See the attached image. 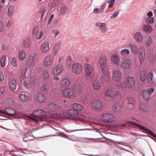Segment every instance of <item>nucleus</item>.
I'll return each instance as SVG.
<instances>
[{"label":"nucleus","mask_w":156,"mask_h":156,"mask_svg":"<svg viewBox=\"0 0 156 156\" xmlns=\"http://www.w3.org/2000/svg\"><path fill=\"white\" fill-rule=\"evenodd\" d=\"M63 70V66L61 65H58L53 69L52 73L53 75H57L60 73Z\"/></svg>","instance_id":"nucleus-24"},{"label":"nucleus","mask_w":156,"mask_h":156,"mask_svg":"<svg viewBox=\"0 0 156 156\" xmlns=\"http://www.w3.org/2000/svg\"><path fill=\"white\" fill-rule=\"evenodd\" d=\"M147 73L145 71H142L141 73L140 79L141 81L144 82L147 76ZM148 80L150 85H152L154 82V80L153 78V74L152 73H150L147 75Z\"/></svg>","instance_id":"nucleus-4"},{"label":"nucleus","mask_w":156,"mask_h":156,"mask_svg":"<svg viewBox=\"0 0 156 156\" xmlns=\"http://www.w3.org/2000/svg\"><path fill=\"white\" fill-rule=\"evenodd\" d=\"M20 98L22 101H25L28 100L29 99V97L26 96L24 94H21L20 95Z\"/></svg>","instance_id":"nucleus-46"},{"label":"nucleus","mask_w":156,"mask_h":156,"mask_svg":"<svg viewBox=\"0 0 156 156\" xmlns=\"http://www.w3.org/2000/svg\"><path fill=\"white\" fill-rule=\"evenodd\" d=\"M111 61L112 62L115 66L119 65L120 63V59L116 54H113L111 56Z\"/></svg>","instance_id":"nucleus-25"},{"label":"nucleus","mask_w":156,"mask_h":156,"mask_svg":"<svg viewBox=\"0 0 156 156\" xmlns=\"http://www.w3.org/2000/svg\"><path fill=\"white\" fill-rule=\"evenodd\" d=\"M26 56V54L24 51L21 50L19 51L18 57L20 61H23L25 58Z\"/></svg>","instance_id":"nucleus-35"},{"label":"nucleus","mask_w":156,"mask_h":156,"mask_svg":"<svg viewBox=\"0 0 156 156\" xmlns=\"http://www.w3.org/2000/svg\"><path fill=\"white\" fill-rule=\"evenodd\" d=\"M154 88H149L147 89L146 91L148 93V94H149V95L150 96L151 93L154 92Z\"/></svg>","instance_id":"nucleus-59"},{"label":"nucleus","mask_w":156,"mask_h":156,"mask_svg":"<svg viewBox=\"0 0 156 156\" xmlns=\"http://www.w3.org/2000/svg\"><path fill=\"white\" fill-rule=\"evenodd\" d=\"M114 119V115L110 113H105L101 116V120L102 121L105 123H111L112 122Z\"/></svg>","instance_id":"nucleus-3"},{"label":"nucleus","mask_w":156,"mask_h":156,"mask_svg":"<svg viewBox=\"0 0 156 156\" xmlns=\"http://www.w3.org/2000/svg\"><path fill=\"white\" fill-rule=\"evenodd\" d=\"M34 81L32 80L31 83H30V84H29L28 81H27V80H25L23 82V85L27 89H28L30 88L31 85H33L34 84Z\"/></svg>","instance_id":"nucleus-44"},{"label":"nucleus","mask_w":156,"mask_h":156,"mask_svg":"<svg viewBox=\"0 0 156 156\" xmlns=\"http://www.w3.org/2000/svg\"><path fill=\"white\" fill-rule=\"evenodd\" d=\"M135 40L138 43H141L143 40V37L139 32H136L134 35Z\"/></svg>","instance_id":"nucleus-31"},{"label":"nucleus","mask_w":156,"mask_h":156,"mask_svg":"<svg viewBox=\"0 0 156 156\" xmlns=\"http://www.w3.org/2000/svg\"><path fill=\"white\" fill-rule=\"evenodd\" d=\"M50 49L49 43L45 42L43 43L40 48V51L42 54L48 52Z\"/></svg>","instance_id":"nucleus-23"},{"label":"nucleus","mask_w":156,"mask_h":156,"mask_svg":"<svg viewBox=\"0 0 156 156\" xmlns=\"http://www.w3.org/2000/svg\"><path fill=\"white\" fill-rule=\"evenodd\" d=\"M140 109L141 110L144 112L147 111V109L146 106L144 104H141L140 106Z\"/></svg>","instance_id":"nucleus-52"},{"label":"nucleus","mask_w":156,"mask_h":156,"mask_svg":"<svg viewBox=\"0 0 156 156\" xmlns=\"http://www.w3.org/2000/svg\"><path fill=\"white\" fill-rule=\"evenodd\" d=\"M152 39L151 37H147L146 38L145 44L146 46H149L151 45L152 42Z\"/></svg>","instance_id":"nucleus-51"},{"label":"nucleus","mask_w":156,"mask_h":156,"mask_svg":"<svg viewBox=\"0 0 156 156\" xmlns=\"http://www.w3.org/2000/svg\"><path fill=\"white\" fill-rule=\"evenodd\" d=\"M5 29V26L4 23L2 22H0V32L4 31Z\"/></svg>","instance_id":"nucleus-57"},{"label":"nucleus","mask_w":156,"mask_h":156,"mask_svg":"<svg viewBox=\"0 0 156 156\" xmlns=\"http://www.w3.org/2000/svg\"><path fill=\"white\" fill-rule=\"evenodd\" d=\"M93 68L88 64L84 66L85 76L87 78L91 77L93 75L92 71Z\"/></svg>","instance_id":"nucleus-7"},{"label":"nucleus","mask_w":156,"mask_h":156,"mask_svg":"<svg viewBox=\"0 0 156 156\" xmlns=\"http://www.w3.org/2000/svg\"><path fill=\"white\" fill-rule=\"evenodd\" d=\"M132 65V62L130 59H126L121 61L120 66L121 68L126 70L129 69L131 68Z\"/></svg>","instance_id":"nucleus-6"},{"label":"nucleus","mask_w":156,"mask_h":156,"mask_svg":"<svg viewBox=\"0 0 156 156\" xmlns=\"http://www.w3.org/2000/svg\"><path fill=\"white\" fill-rule=\"evenodd\" d=\"M2 49L4 51H6L8 49V46L5 44H3L2 46Z\"/></svg>","instance_id":"nucleus-63"},{"label":"nucleus","mask_w":156,"mask_h":156,"mask_svg":"<svg viewBox=\"0 0 156 156\" xmlns=\"http://www.w3.org/2000/svg\"><path fill=\"white\" fill-rule=\"evenodd\" d=\"M119 94V92L115 90L113 88L108 89L105 92V95L110 99H113L116 98Z\"/></svg>","instance_id":"nucleus-5"},{"label":"nucleus","mask_w":156,"mask_h":156,"mask_svg":"<svg viewBox=\"0 0 156 156\" xmlns=\"http://www.w3.org/2000/svg\"><path fill=\"white\" fill-rule=\"evenodd\" d=\"M113 80L115 82H118L121 79L122 74L120 71L117 69L114 70L112 73Z\"/></svg>","instance_id":"nucleus-17"},{"label":"nucleus","mask_w":156,"mask_h":156,"mask_svg":"<svg viewBox=\"0 0 156 156\" xmlns=\"http://www.w3.org/2000/svg\"><path fill=\"white\" fill-rule=\"evenodd\" d=\"M36 100L40 103H43L45 101L46 97L45 95L42 93H38L36 96Z\"/></svg>","instance_id":"nucleus-26"},{"label":"nucleus","mask_w":156,"mask_h":156,"mask_svg":"<svg viewBox=\"0 0 156 156\" xmlns=\"http://www.w3.org/2000/svg\"><path fill=\"white\" fill-rule=\"evenodd\" d=\"M41 88L44 92L51 91L53 89V84L52 82L48 81L46 83L42 85Z\"/></svg>","instance_id":"nucleus-15"},{"label":"nucleus","mask_w":156,"mask_h":156,"mask_svg":"<svg viewBox=\"0 0 156 156\" xmlns=\"http://www.w3.org/2000/svg\"><path fill=\"white\" fill-rule=\"evenodd\" d=\"M2 112L9 116H13L17 115V112L15 110L11 108H6Z\"/></svg>","instance_id":"nucleus-21"},{"label":"nucleus","mask_w":156,"mask_h":156,"mask_svg":"<svg viewBox=\"0 0 156 156\" xmlns=\"http://www.w3.org/2000/svg\"><path fill=\"white\" fill-rule=\"evenodd\" d=\"M6 56L5 55H3L0 59V64L2 67H4L6 65L7 63L6 59Z\"/></svg>","instance_id":"nucleus-39"},{"label":"nucleus","mask_w":156,"mask_h":156,"mask_svg":"<svg viewBox=\"0 0 156 156\" xmlns=\"http://www.w3.org/2000/svg\"><path fill=\"white\" fill-rule=\"evenodd\" d=\"M95 26L99 29L101 33H105L108 31V28L105 23L98 22L96 23Z\"/></svg>","instance_id":"nucleus-16"},{"label":"nucleus","mask_w":156,"mask_h":156,"mask_svg":"<svg viewBox=\"0 0 156 156\" xmlns=\"http://www.w3.org/2000/svg\"><path fill=\"white\" fill-rule=\"evenodd\" d=\"M53 56L51 55H49L45 57L43 62V65L46 67L51 66L53 64Z\"/></svg>","instance_id":"nucleus-11"},{"label":"nucleus","mask_w":156,"mask_h":156,"mask_svg":"<svg viewBox=\"0 0 156 156\" xmlns=\"http://www.w3.org/2000/svg\"><path fill=\"white\" fill-rule=\"evenodd\" d=\"M61 46V42L60 41H58L54 44L53 47V53L54 55H56L57 54Z\"/></svg>","instance_id":"nucleus-27"},{"label":"nucleus","mask_w":156,"mask_h":156,"mask_svg":"<svg viewBox=\"0 0 156 156\" xmlns=\"http://www.w3.org/2000/svg\"><path fill=\"white\" fill-rule=\"evenodd\" d=\"M27 70V69L25 68L23 69L21 72V73L20 77V83L22 82V81L24 80L26 78L25 73Z\"/></svg>","instance_id":"nucleus-42"},{"label":"nucleus","mask_w":156,"mask_h":156,"mask_svg":"<svg viewBox=\"0 0 156 156\" xmlns=\"http://www.w3.org/2000/svg\"><path fill=\"white\" fill-rule=\"evenodd\" d=\"M128 101V104L129 105H131V108H133L134 107V104L135 103L134 99L130 97H129L127 99Z\"/></svg>","instance_id":"nucleus-45"},{"label":"nucleus","mask_w":156,"mask_h":156,"mask_svg":"<svg viewBox=\"0 0 156 156\" xmlns=\"http://www.w3.org/2000/svg\"><path fill=\"white\" fill-rule=\"evenodd\" d=\"M61 108V106L58 105L51 103L48 105L47 109L48 112H54L58 111Z\"/></svg>","instance_id":"nucleus-13"},{"label":"nucleus","mask_w":156,"mask_h":156,"mask_svg":"<svg viewBox=\"0 0 156 156\" xmlns=\"http://www.w3.org/2000/svg\"><path fill=\"white\" fill-rule=\"evenodd\" d=\"M91 105L92 107L95 109L100 110L102 109L103 107V105L100 101L94 100L91 102Z\"/></svg>","instance_id":"nucleus-14"},{"label":"nucleus","mask_w":156,"mask_h":156,"mask_svg":"<svg viewBox=\"0 0 156 156\" xmlns=\"http://www.w3.org/2000/svg\"><path fill=\"white\" fill-rule=\"evenodd\" d=\"M5 92V89L3 87H0V94H3Z\"/></svg>","instance_id":"nucleus-64"},{"label":"nucleus","mask_w":156,"mask_h":156,"mask_svg":"<svg viewBox=\"0 0 156 156\" xmlns=\"http://www.w3.org/2000/svg\"><path fill=\"white\" fill-rule=\"evenodd\" d=\"M135 80L133 77L128 76L126 80V85L127 87L129 88H132L134 84Z\"/></svg>","instance_id":"nucleus-20"},{"label":"nucleus","mask_w":156,"mask_h":156,"mask_svg":"<svg viewBox=\"0 0 156 156\" xmlns=\"http://www.w3.org/2000/svg\"><path fill=\"white\" fill-rule=\"evenodd\" d=\"M49 77L48 71L47 70H44L42 71V75L41 76V79L44 80H47Z\"/></svg>","instance_id":"nucleus-34"},{"label":"nucleus","mask_w":156,"mask_h":156,"mask_svg":"<svg viewBox=\"0 0 156 156\" xmlns=\"http://www.w3.org/2000/svg\"><path fill=\"white\" fill-rule=\"evenodd\" d=\"M68 114L70 118L75 120H79V114L78 112L73 109L69 110Z\"/></svg>","instance_id":"nucleus-19"},{"label":"nucleus","mask_w":156,"mask_h":156,"mask_svg":"<svg viewBox=\"0 0 156 156\" xmlns=\"http://www.w3.org/2000/svg\"><path fill=\"white\" fill-rule=\"evenodd\" d=\"M92 87L94 89L98 90L101 87V84L98 80H95L92 82Z\"/></svg>","instance_id":"nucleus-32"},{"label":"nucleus","mask_w":156,"mask_h":156,"mask_svg":"<svg viewBox=\"0 0 156 156\" xmlns=\"http://www.w3.org/2000/svg\"><path fill=\"white\" fill-rule=\"evenodd\" d=\"M14 10V6L12 5L10 6L8 10V15L9 16H12Z\"/></svg>","instance_id":"nucleus-43"},{"label":"nucleus","mask_w":156,"mask_h":156,"mask_svg":"<svg viewBox=\"0 0 156 156\" xmlns=\"http://www.w3.org/2000/svg\"><path fill=\"white\" fill-rule=\"evenodd\" d=\"M121 110V107L119 105H115L114 106L113 110L115 112H119Z\"/></svg>","instance_id":"nucleus-49"},{"label":"nucleus","mask_w":156,"mask_h":156,"mask_svg":"<svg viewBox=\"0 0 156 156\" xmlns=\"http://www.w3.org/2000/svg\"><path fill=\"white\" fill-rule=\"evenodd\" d=\"M139 58L140 59V64H143L144 61V59L142 52H140L139 53Z\"/></svg>","instance_id":"nucleus-50"},{"label":"nucleus","mask_w":156,"mask_h":156,"mask_svg":"<svg viewBox=\"0 0 156 156\" xmlns=\"http://www.w3.org/2000/svg\"><path fill=\"white\" fill-rule=\"evenodd\" d=\"M119 12L118 11H116L113 14H112L110 17L111 19H113L115 18L118 15Z\"/></svg>","instance_id":"nucleus-60"},{"label":"nucleus","mask_w":156,"mask_h":156,"mask_svg":"<svg viewBox=\"0 0 156 156\" xmlns=\"http://www.w3.org/2000/svg\"><path fill=\"white\" fill-rule=\"evenodd\" d=\"M98 63L100 65V68L101 71L109 70V69L107 67V60L105 58H100L98 61Z\"/></svg>","instance_id":"nucleus-10"},{"label":"nucleus","mask_w":156,"mask_h":156,"mask_svg":"<svg viewBox=\"0 0 156 156\" xmlns=\"http://www.w3.org/2000/svg\"><path fill=\"white\" fill-rule=\"evenodd\" d=\"M11 64L13 67H16L17 66V60L16 58H14L11 61Z\"/></svg>","instance_id":"nucleus-54"},{"label":"nucleus","mask_w":156,"mask_h":156,"mask_svg":"<svg viewBox=\"0 0 156 156\" xmlns=\"http://www.w3.org/2000/svg\"><path fill=\"white\" fill-rule=\"evenodd\" d=\"M72 70L76 75L80 74L82 70L81 65L77 62L73 63L72 65Z\"/></svg>","instance_id":"nucleus-8"},{"label":"nucleus","mask_w":156,"mask_h":156,"mask_svg":"<svg viewBox=\"0 0 156 156\" xmlns=\"http://www.w3.org/2000/svg\"><path fill=\"white\" fill-rule=\"evenodd\" d=\"M134 124L137 126L139 127L141 129L147 132L150 135H152L153 136L156 138V135L154 134L151 131L149 130L148 129L144 127L141 125L136 123H134Z\"/></svg>","instance_id":"nucleus-28"},{"label":"nucleus","mask_w":156,"mask_h":156,"mask_svg":"<svg viewBox=\"0 0 156 156\" xmlns=\"http://www.w3.org/2000/svg\"><path fill=\"white\" fill-rule=\"evenodd\" d=\"M37 53H34L33 54L28 56L27 62V65L29 66H33L35 62L37 59Z\"/></svg>","instance_id":"nucleus-12"},{"label":"nucleus","mask_w":156,"mask_h":156,"mask_svg":"<svg viewBox=\"0 0 156 156\" xmlns=\"http://www.w3.org/2000/svg\"><path fill=\"white\" fill-rule=\"evenodd\" d=\"M70 80L68 78H62L59 83V85L61 87L65 88L68 87L70 84Z\"/></svg>","instance_id":"nucleus-18"},{"label":"nucleus","mask_w":156,"mask_h":156,"mask_svg":"<svg viewBox=\"0 0 156 156\" xmlns=\"http://www.w3.org/2000/svg\"><path fill=\"white\" fill-rule=\"evenodd\" d=\"M143 30L147 33H150L152 31V28L151 26L148 24L144 25L143 27Z\"/></svg>","instance_id":"nucleus-37"},{"label":"nucleus","mask_w":156,"mask_h":156,"mask_svg":"<svg viewBox=\"0 0 156 156\" xmlns=\"http://www.w3.org/2000/svg\"><path fill=\"white\" fill-rule=\"evenodd\" d=\"M106 5V4L104 3L101 5L99 9L95 8L93 12L95 14H99V13H103L104 12V9Z\"/></svg>","instance_id":"nucleus-30"},{"label":"nucleus","mask_w":156,"mask_h":156,"mask_svg":"<svg viewBox=\"0 0 156 156\" xmlns=\"http://www.w3.org/2000/svg\"><path fill=\"white\" fill-rule=\"evenodd\" d=\"M128 46L133 54H137L139 51V48L136 45L130 43L128 44Z\"/></svg>","instance_id":"nucleus-29"},{"label":"nucleus","mask_w":156,"mask_h":156,"mask_svg":"<svg viewBox=\"0 0 156 156\" xmlns=\"http://www.w3.org/2000/svg\"><path fill=\"white\" fill-rule=\"evenodd\" d=\"M52 33L53 34H55V37L57 35H58L59 32L58 30L55 29L53 30Z\"/></svg>","instance_id":"nucleus-62"},{"label":"nucleus","mask_w":156,"mask_h":156,"mask_svg":"<svg viewBox=\"0 0 156 156\" xmlns=\"http://www.w3.org/2000/svg\"><path fill=\"white\" fill-rule=\"evenodd\" d=\"M131 54V51L128 49L124 48L120 52L121 55L124 57L128 56Z\"/></svg>","instance_id":"nucleus-33"},{"label":"nucleus","mask_w":156,"mask_h":156,"mask_svg":"<svg viewBox=\"0 0 156 156\" xmlns=\"http://www.w3.org/2000/svg\"><path fill=\"white\" fill-rule=\"evenodd\" d=\"M146 22L148 24H152L154 21V19L152 17H148L145 19Z\"/></svg>","instance_id":"nucleus-47"},{"label":"nucleus","mask_w":156,"mask_h":156,"mask_svg":"<svg viewBox=\"0 0 156 156\" xmlns=\"http://www.w3.org/2000/svg\"><path fill=\"white\" fill-rule=\"evenodd\" d=\"M4 76L2 72H0V83H1L4 80Z\"/></svg>","instance_id":"nucleus-61"},{"label":"nucleus","mask_w":156,"mask_h":156,"mask_svg":"<svg viewBox=\"0 0 156 156\" xmlns=\"http://www.w3.org/2000/svg\"><path fill=\"white\" fill-rule=\"evenodd\" d=\"M27 117L38 123L39 121H43L46 120L48 116L46 112L39 109L35 110L30 116Z\"/></svg>","instance_id":"nucleus-1"},{"label":"nucleus","mask_w":156,"mask_h":156,"mask_svg":"<svg viewBox=\"0 0 156 156\" xmlns=\"http://www.w3.org/2000/svg\"><path fill=\"white\" fill-rule=\"evenodd\" d=\"M62 96L64 97L74 99L78 96V94L75 93L74 90L70 88H66L64 89L62 92Z\"/></svg>","instance_id":"nucleus-2"},{"label":"nucleus","mask_w":156,"mask_h":156,"mask_svg":"<svg viewBox=\"0 0 156 156\" xmlns=\"http://www.w3.org/2000/svg\"><path fill=\"white\" fill-rule=\"evenodd\" d=\"M16 85L17 83L16 80H12L10 82L9 86L10 88L12 90H14L16 89Z\"/></svg>","instance_id":"nucleus-36"},{"label":"nucleus","mask_w":156,"mask_h":156,"mask_svg":"<svg viewBox=\"0 0 156 156\" xmlns=\"http://www.w3.org/2000/svg\"><path fill=\"white\" fill-rule=\"evenodd\" d=\"M115 0H110L108 2V3H110L108 5V7L110 8L112 7L114 4Z\"/></svg>","instance_id":"nucleus-55"},{"label":"nucleus","mask_w":156,"mask_h":156,"mask_svg":"<svg viewBox=\"0 0 156 156\" xmlns=\"http://www.w3.org/2000/svg\"><path fill=\"white\" fill-rule=\"evenodd\" d=\"M72 60L71 59L70 57H68L66 63V66L68 67L70 66L72 63Z\"/></svg>","instance_id":"nucleus-48"},{"label":"nucleus","mask_w":156,"mask_h":156,"mask_svg":"<svg viewBox=\"0 0 156 156\" xmlns=\"http://www.w3.org/2000/svg\"><path fill=\"white\" fill-rule=\"evenodd\" d=\"M117 86L119 88H123L124 87V84L123 82H119L117 84Z\"/></svg>","instance_id":"nucleus-56"},{"label":"nucleus","mask_w":156,"mask_h":156,"mask_svg":"<svg viewBox=\"0 0 156 156\" xmlns=\"http://www.w3.org/2000/svg\"><path fill=\"white\" fill-rule=\"evenodd\" d=\"M142 97L145 101H147L151 98V96L148 94L146 91H144L142 94Z\"/></svg>","instance_id":"nucleus-40"},{"label":"nucleus","mask_w":156,"mask_h":156,"mask_svg":"<svg viewBox=\"0 0 156 156\" xmlns=\"http://www.w3.org/2000/svg\"><path fill=\"white\" fill-rule=\"evenodd\" d=\"M73 108L76 111H81L83 109V106L77 103H75L73 105Z\"/></svg>","instance_id":"nucleus-38"},{"label":"nucleus","mask_w":156,"mask_h":156,"mask_svg":"<svg viewBox=\"0 0 156 156\" xmlns=\"http://www.w3.org/2000/svg\"><path fill=\"white\" fill-rule=\"evenodd\" d=\"M23 46L26 48H28L30 46V42L28 39L25 40L23 42Z\"/></svg>","instance_id":"nucleus-53"},{"label":"nucleus","mask_w":156,"mask_h":156,"mask_svg":"<svg viewBox=\"0 0 156 156\" xmlns=\"http://www.w3.org/2000/svg\"><path fill=\"white\" fill-rule=\"evenodd\" d=\"M67 7L64 5H62L60 8L59 12L60 14L63 15L67 13Z\"/></svg>","instance_id":"nucleus-41"},{"label":"nucleus","mask_w":156,"mask_h":156,"mask_svg":"<svg viewBox=\"0 0 156 156\" xmlns=\"http://www.w3.org/2000/svg\"><path fill=\"white\" fill-rule=\"evenodd\" d=\"M104 75L102 77L101 80L103 82H108L110 80V73L109 70L101 71Z\"/></svg>","instance_id":"nucleus-22"},{"label":"nucleus","mask_w":156,"mask_h":156,"mask_svg":"<svg viewBox=\"0 0 156 156\" xmlns=\"http://www.w3.org/2000/svg\"><path fill=\"white\" fill-rule=\"evenodd\" d=\"M32 34L35 38L37 40L41 39L43 35L42 31H39V28L37 27H34L32 30Z\"/></svg>","instance_id":"nucleus-9"},{"label":"nucleus","mask_w":156,"mask_h":156,"mask_svg":"<svg viewBox=\"0 0 156 156\" xmlns=\"http://www.w3.org/2000/svg\"><path fill=\"white\" fill-rule=\"evenodd\" d=\"M13 23V21L12 20H9L7 23L6 24V26L7 27L11 26Z\"/></svg>","instance_id":"nucleus-58"}]
</instances>
